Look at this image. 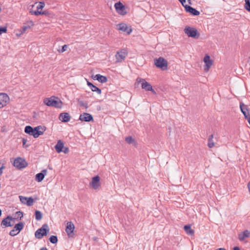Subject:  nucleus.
Returning a JSON list of instances; mask_svg holds the SVG:
<instances>
[{
    "label": "nucleus",
    "mask_w": 250,
    "mask_h": 250,
    "mask_svg": "<svg viewBox=\"0 0 250 250\" xmlns=\"http://www.w3.org/2000/svg\"><path fill=\"white\" fill-rule=\"evenodd\" d=\"M16 213H17V214H18V215H19V216H20V219H21V218L22 217V216H23V214H22V212L20 211H17V212H16Z\"/></svg>",
    "instance_id": "obj_42"
},
{
    "label": "nucleus",
    "mask_w": 250,
    "mask_h": 250,
    "mask_svg": "<svg viewBox=\"0 0 250 250\" xmlns=\"http://www.w3.org/2000/svg\"><path fill=\"white\" fill-rule=\"evenodd\" d=\"M22 142L23 146H24L27 142V139H25V138H22Z\"/></svg>",
    "instance_id": "obj_45"
},
{
    "label": "nucleus",
    "mask_w": 250,
    "mask_h": 250,
    "mask_svg": "<svg viewBox=\"0 0 250 250\" xmlns=\"http://www.w3.org/2000/svg\"><path fill=\"white\" fill-rule=\"evenodd\" d=\"M216 250H226L224 248H219V249H218Z\"/></svg>",
    "instance_id": "obj_48"
},
{
    "label": "nucleus",
    "mask_w": 250,
    "mask_h": 250,
    "mask_svg": "<svg viewBox=\"0 0 250 250\" xmlns=\"http://www.w3.org/2000/svg\"><path fill=\"white\" fill-rule=\"evenodd\" d=\"M23 227L24 223L22 222H19L15 225L13 229L10 231L9 235L11 236L17 235L23 229Z\"/></svg>",
    "instance_id": "obj_7"
},
{
    "label": "nucleus",
    "mask_w": 250,
    "mask_h": 250,
    "mask_svg": "<svg viewBox=\"0 0 250 250\" xmlns=\"http://www.w3.org/2000/svg\"><path fill=\"white\" fill-rule=\"evenodd\" d=\"M15 218H12L10 216H7L6 218H4L1 223V227L2 228H5L8 227H12L13 226V224L11 223L10 221L14 220Z\"/></svg>",
    "instance_id": "obj_11"
},
{
    "label": "nucleus",
    "mask_w": 250,
    "mask_h": 250,
    "mask_svg": "<svg viewBox=\"0 0 250 250\" xmlns=\"http://www.w3.org/2000/svg\"><path fill=\"white\" fill-rule=\"evenodd\" d=\"M46 129V128L44 126L39 125L33 127L30 125H27L24 128V132L29 135L33 136L34 138H37L42 135Z\"/></svg>",
    "instance_id": "obj_1"
},
{
    "label": "nucleus",
    "mask_w": 250,
    "mask_h": 250,
    "mask_svg": "<svg viewBox=\"0 0 250 250\" xmlns=\"http://www.w3.org/2000/svg\"><path fill=\"white\" fill-rule=\"evenodd\" d=\"M184 32L188 37L198 39L200 36L199 33H198L197 30L194 27L186 26L184 29Z\"/></svg>",
    "instance_id": "obj_4"
},
{
    "label": "nucleus",
    "mask_w": 250,
    "mask_h": 250,
    "mask_svg": "<svg viewBox=\"0 0 250 250\" xmlns=\"http://www.w3.org/2000/svg\"><path fill=\"white\" fill-rule=\"evenodd\" d=\"M29 25L22 26L21 30V34H23L25 32L27 29L30 28L34 25V23L32 21H29Z\"/></svg>",
    "instance_id": "obj_25"
},
{
    "label": "nucleus",
    "mask_w": 250,
    "mask_h": 250,
    "mask_svg": "<svg viewBox=\"0 0 250 250\" xmlns=\"http://www.w3.org/2000/svg\"><path fill=\"white\" fill-rule=\"evenodd\" d=\"M213 135H210L208 139V146L209 148H211L214 146V143L213 141Z\"/></svg>",
    "instance_id": "obj_27"
},
{
    "label": "nucleus",
    "mask_w": 250,
    "mask_h": 250,
    "mask_svg": "<svg viewBox=\"0 0 250 250\" xmlns=\"http://www.w3.org/2000/svg\"><path fill=\"white\" fill-rule=\"evenodd\" d=\"M28 146V145H27V146H25V147H26H26H27Z\"/></svg>",
    "instance_id": "obj_49"
},
{
    "label": "nucleus",
    "mask_w": 250,
    "mask_h": 250,
    "mask_svg": "<svg viewBox=\"0 0 250 250\" xmlns=\"http://www.w3.org/2000/svg\"><path fill=\"white\" fill-rule=\"evenodd\" d=\"M19 198L20 199L21 202L22 204H26L27 197H24V196H19Z\"/></svg>",
    "instance_id": "obj_36"
},
{
    "label": "nucleus",
    "mask_w": 250,
    "mask_h": 250,
    "mask_svg": "<svg viewBox=\"0 0 250 250\" xmlns=\"http://www.w3.org/2000/svg\"><path fill=\"white\" fill-rule=\"evenodd\" d=\"M204 62L205 63L204 69L205 71H208L212 64V61L210 60L209 55H206L204 58Z\"/></svg>",
    "instance_id": "obj_17"
},
{
    "label": "nucleus",
    "mask_w": 250,
    "mask_h": 250,
    "mask_svg": "<svg viewBox=\"0 0 250 250\" xmlns=\"http://www.w3.org/2000/svg\"><path fill=\"white\" fill-rule=\"evenodd\" d=\"M125 141L128 144H132L133 143H135V140L133 137L131 136L126 137L125 138Z\"/></svg>",
    "instance_id": "obj_29"
},
{
    "label": "nucleus",
    "mask_w": 250,
    "mask_h": 250,
    "mask_svg": "<svg viewBox=\"0 0 250 250\" xmlns=\"http://www.w3.org/2000/svg\"><path fill=\"white\" fill-rule=\"evenodd\" d=\"M100 177L98 175L93 177L91 182L89 183V186L94 189H97L100 186Z\"/></svg>",
    "instance_id": "obj_13"
},
{
    "label": "nucleus",
    "mask_w": 250,
    "mask_h": 250,
    "mask_svg": "<svg viewBox=\"0 0 250 250\" xmlns=\"http://www.w3.org/2000/svg\"><path fill=\"white\" fill-rule=\"evenodd\" d=\"M13 166L19 169H21L27 166V163L24 159L18 157L15 159Z\"/></svg>",
    "instance_id": "obj_9"
},
{
    "label": "nucleus",
    "mask_w": 250,
    "mask_h": 250,
    "mask_svg": "<svg viewBox=\"0 0 250 250\" xmlns=\"http://www.w3.org/2000/svg\"><path fill=\"white\" fill-rule=\"evenodd\" d=\"M240 108L245 118L248 120V119L250 117V114H249L247 105H245L243 103H242L240 105Z\"/></svg>",
    "instance_id": "obj_20"
},
{
    "label": "nucleus",
    "mask_w": 250,
    "mask_h": 250,
    "mask_svg": "<svg viewBox=\"0 0 250 250\" xmlns=\"http://www.w3.org/2000/svg\"><path fill=\"white\" fill-rule=\"evenodd\" d=\"M67 48V45L65 44L62 46V49L61 50H59L60 52L62 53L66 50Z\"/></svg>",
    "instance_id": "obj_39"
},
{
    "label": "nucleus",
    "mask_w": 250,
    "mask_h": 250,
    "mask_svg": "<svg viewBox=\"0 0 250 250\" xmlns=\"http://www.w3.org/2000/svg\"><path fill=\"white\" fill-rule=\"evenodd\" d=\"M93 79L95 80L98 81L101 83H105L107 82V79L105 76L101 75V74H96L93 77Z\"/></svg>",
    "instance_id": "obj_22"
},
{
    "label": "nucleus",
    "mask_w": 250,
    "mask_h": 250,
    "mask_svg": "<svg viewBox=\"0 0 250 250\" xmlns=\"http://www.w3.org/2000/svg\"><path fill=\"white\" fill-rule=\"evenodd\" d=\"M245 8L249 12H250V0H245Z\"/></svg>",
    "instance_id": "obj_35"
},
{
    "label": "nucleus",
    "mask_w": 250,
    "mask_h": 250,
    "mask_svg": "<svg viewBox=\"0 0 250 250\" xmlns=\"http://www.w3.org/2000/svg\"><path fill=\"white\" fill-rule=\"evenodd\" d=\"M91 90L93 92H96L98 94H101L102 91L101 89L97 87L96 86L93 85L91 88Z\"/></svg>",
    "instance_id": "obj_32"
},
{
    "label": "nucleus",
    "mask_w": 250,
    "mask_h": 250,
    "mask_svg": "<svg viewBox=\"0 0 250 250\" xmlns=\"http://www.w3.org/2000/svg\"><path fill=\"white\" fill-rule=\"evenodd\" d=\"M9 100V97L5 93H0V108L5 106Z\"/></svg>",
    "instance_id": "obj_10"
},
{
    "label": "nucleus",
    "mask_w": 250,
    "mask_h": 250,
    "mask_svg": "<svg viewBox=\"0 0 250 250\" xmlns=\"http://www.w3.org/2000/svg\"><path fill=\"white\" fill-rule=\"evenodd\" d=\"M43 103L48 106L56 108H61L62 102L57 97L52 96L50 98H45L43 100Z\"/></svg>",
    "instance_id": "obj_2"
},
{
    "label": "nucleus",
    "mask_w": 250,
    "mask_h": 250,
    "mask_svg": "<svg viewBox=\"0 0 250 250\" xmlns=\"http://www.w3.org/2000/svg\"><path fill=\"white\" fill-rule=\"evenodd\" d=\"M114 7L117 13L121 15H125L127 14V11L125 6L120 1L115 3Z\"/></svg>",
    "instance_id": "obj_8"
},
{
    "label": "nucleus",
    "mask_w": 250,
    "mask_h": 250,
    "mask_svg": "<svg viewBox=\"0 0 250 250\" xmlns=\"http://www.w3.org/2000/svg\"><path fill=\"white\" fill-rule=\"evenodd\" d=\"M127 52L125 50H121L118 51L115 57L116 59L117 62H121L124 60L127 56Z\"/></svg>",
    "instance_id": "obj_14"
},
{
    "label": "nucleus",
    "mask_w": 250,
    "mask_h": 250,
    "mask_svg": "<svg viewBox=\"0 0 250 250\" xmlns=\"http://www.w3.org/2000/svg\"><path fill=\"white\" fill-rule=\"evenodd\" d=\"M34 203V199L32 197H27L26 205L28 206H31L33 205Z\"/></svg>",
    "instance_id": "obj_34"
},
{
    "label": "nucleus",
    "mask_w": 250,
    "mask_h": 250,
    "mask_svg": "<svg viewBox=\"0 0 250 250\" xmlns=\"http://www.w3.org/2000/svg\"><path fill=\"white\" fill-rule=\"evenodd\" d=\"M45 6V3L44 2H40L39 4L37 6V9L39 10L40 9L43 8Z\"/></svg>",
    "instance_id": "obj_37"
},
{
    "label": "nucleus",
    "mask_w": 250,
    "mask_h": 250,
    "mask_svg": "<svg viewBox=\"0 0 250 250\" xmlns=\"http://www.w3.org/2000/svg\"><path fill=\"white\" fill-rule=\"evenodd\" d=\"M75 229V226L71 222H68L65 229V231L69 237H72L73 235V231Z\"/></svg>",
    "instance_id": "obj_15"
},
{
    "label": "nucleus",
    "mask_w": 250,
    "mask_h": 250,
    "mask_svg": "<svg viewBox=\"0 0 250 250\" xmlns=\"http://www.w3.org/2000/svg\"><path fill=\"white\" fill-rule=\"evenodd\" d=\"M87 85L90 87L91 88L94 84H93L91 82L88 81L87 80Z\"/></svg>",
    "instance_id": "obj_43"
},
{
    "label": "nucleus",
    "mask_w": 250,
    "mask_h": 250,
    "mask_svg": "<svg viewBox=\"0 0 250 250\" xmlns=\"http://www.w3.org/2000/svg\"><path fill=\"white\" fill-rule=\"evenodd\" d=\"M47 171L46 169L42 170L41 172L36 175L35 180L38 182H42L43 180L44 176L47 174Z\"/></svg>",
    "instance_id": "obj_19"
},
{
    "label": "nucleus",
    "mask_w": 250,
    "mask_h": 250,
    "mask_svg": "<svg viewBox=\"0 0 250 250\" xmlns=\"http://www.w3.org/2000/svg\"><path fill=\"white\" fill-rule=\"evenodd\" d=\"M79 120L82 121L89 122L90 121H93V118L90 114L87 113H83L80 115Z\"/></svg>",
    "instance_id": "obj_16"
},
{
    "label": "nucleus",
    "mask_w": 250,
    "mask_h": 250,
    "mask_svg": "<svg viewBox=\"0 0 250 250\" xmlns=\"http://www.w3.org/2000/svg\"><path fill=\"white\" fill-rule=\"evenodd\" d=\"M69 151V149L68 147H65L64 150H63L62 152H63L64 153H67Z\"/></svg>",
    "instance_id": "obj_44"
},
{
    "label": "nucleus",
    "mask_w": 250,
    "mask_h": 250,
    "mask_svg": "<svg viewBox=\"0 0 250 250\" xmlns=\"http://www.w3.org/2000/svg\"><path fill=\"white\" fill-rule=\"evenodd\" d=\"M49 231L47 224H43L42 227L37 229L35 233V236L36 238L41 239L43 236H46Z\"/></svg>",
    "instance_id": "obj_3"
},
{
    "label": "nucleus",
    "mask_w": 250,
    "mask_h": 250,
    "mask_svg": "<svg viewBox=\"0 0 250 250\" xmlns=\"http://www.w3.org/2000/svg\"><path fill=\"white\" fill-rule=\"evenodd\" d=\"M63 147L64 144L63 142L60 140L57 142V144L55 145V148L57 152L60 153L62 152V148Z\"/></svg>",
    "instance_id": "obj_24"
},
{
    "label": "nucleus",
    "mask_w": 250,
    "mask_h": 250,
    "mask_svg": "<svg viewBox=\"0 0 250 250\" xmlns=\"http://www.w3.org/2000/svg\"><path fill=\"white\" fill-rule=\"evenodd\" d=\"M233 250H240V249L238 247H235L233 248Z\"/></svg>",
    "instance_id": "obj_46"
},
{
    "label": "nucleus",
    "mask_w": 250,
    "mask_h": 250,
    "mask_svg": "<svg viewBox=\"0 0 250 250\" xmlns=\"http://www.w3.org/2000/svg\"><path fill=\"white\" fill-rule=\"evenodd\" d=\"M184 229L187 234L191 235L194 234V231L193 229H191L189 225H185L184 227Z\"/></svg>",
    "instance_id": "obj_26"
},
{
    "label": "nucleus",
    "mask_w": 250,
    "mask_h": 250,
    "mask_svg": "<svg viewBox=\"0 0 250 250\" xmlns=\"http://www.w3.org/2000/svg\"><path fill=\"white\" fill-rule=\"evenodd\" d=\"M71 117L68 113H61L59 115V119L62 122L66 123L69 121Z\"/></svg>",
    "instance_id": "obj_21"
},
{
    "label": "nucleus",
    "mask_w": 250,
    "mask_h": 250,
    "mask_svg": "<svg viewBox=\"0 0 250 250\" xmlns=\"http://www.w3.org/2000/svg\"><path fill=\"white\" fill-rule=\"evenodd\" d=\"M250 235V232L248 230H245L243 232L239 234L238 239L240 241L244 240L246 238H248Z\"/></svg>",
    "instance_id": "obj_23"
},
{
    "label": "nucleus",
    "mask_w": 250,
    "mask_h": 250,
    "mask_svg": "<svg viewBox=\"0 0 250 250\" xmlns=\"http://www.w3.org/2000/svg\"><path fill=\"white\" fill-rule=\"evenodd\" d=\"M7 32V27H0V35L2 33H6Z\"/></svg>",
    "instance_id": "obj_38"
},
{
    "label": "nucleus",
    "mask_w": 250,
    "mask_h": 250,
    "mask_svg": "<svg viewBox=\"0 0 250 250\" xmlns=\"http://www.w3.org/2000/svg\"><path fill=\"white\" fill-rule=\"evenodd\" d=\"M30 12L32 14V15H36V16H38V15H44L45 14V12L44 11H39L38 9L37 11H30Z\"/></svg>",
    "instance_id": "obj_33"
},
{
    "label": "nucleus",
    "mask_w": 250,
    "mask_h": 250,
    "mask_svg": "<svg viewBox=\"0 0 250 250\" xmlns=\"http://www.w3.org/2000/svg\"><path fill=\"white\" fill-rule=\"evenodd\" d=\"M35 219L37 220H40L42 217V212L39 210H36L35 212Z\"/></svg>",
    "instance_id": "obj_30"
},
{
    "label": "nucleus",
    "mask_w": 250,
    "mask_h": 250,
    "mask_svg": "<svg viewBox=\"0 0 250 250\" xmlns=\"http://www.w3.org/2000/svg\"><path fill=\"white\" fill-rule=\"evenodd\" d=\"M49 240L52 244H56L58 242V238L56 235H51L49 238Z\"/></svg>",
    "instance_id": "obj_31"
},
{
    "label": "nucleus",
    "mask_w": 250,
    "mask_h": 250,
    "mask_svg": "<svg viewBox=\"0 0 250 250\" xmlns=\"http://www.w3.org/2000/svg\"><path fill=\"white\" fill-rule=\"evenodd\" d=\"M136 83H141V87L142 89H144L146 91L155 92L151 85L149 83L147 82L145 79L138 78L136 80Z\"/></svg>",
    "instance_id": "obj_6"
},
{
    "label": "nucleus",
    "mask_w": 250,
    "mask_h": 250,
    "mask_svg": "<svg viewBox=\"0 0 250 250\" xmlns=\"http://www.w3.org/2000/svg\"><path fill=\"white\" fill-rule=\"evenodd\" d=\"M4 168V165L3 164H1L0 163V176L2 173V169Z\"/></svg>",
    "instance_id": "obj_40"
},
{
    "label": "nucleus",
    "mask_w": 250,
    "mask_h": 250,
    "mask_svg": "<svg viewBox=\"0 0 250 250\" xmlns=\"http://www.w3.org/2000/svg\"><path fill=\"white\" fill-rule=\"evenodd\" d=\"M40 250H48L46 247H42Z\"/></svg>",
    "instance_id": "obj_47"
},
{
    "label": "nucleus",
    "mask_w": 250,
    "mask_h": 250,
    "mask_svg": "<svg viewBox=\"0 0 250 250\" xmlns=\"http://www.w3.org/2000/svg\"><path fill=\"white\" fill-rule=\"evenodd\" d=\"M182 4V5L185 7V5H187L186 4V0H178Z\"/></svg>",
    "instance_id": "obj_41"
},
{
    "label": "nucleus",
    "mask_w": 250,
    "mask_h": 250,
    "mask_svg": "<svg viewBox=\"0 0 250 250\" xmlns=\"http://www.w3.org/2000/svg\"><path fill=\"white\" fill-rule=\"evenodd\" d=\"M185 8L187 12L189 13L193 16H198L200 15L199 11L188 5H185Z\"/></svg>",
    "instance_id": "obj_18"
},
{
    "label": "nucleus",
    "mask_w": 250,
    "mask_h": 250,
    "mask_svg": "<svg viewBox=\"0 0 250 250\" xmlns=\"http://www.w3.org/2000/svg\"><path fill=\"white\" fill-rule=\"evenodd\" d=\"M77 102L80 106L85 107V108H88V104L86 102L81 100L80 99H77Z\"/></svg>",
    "instance_id": "obj_28"
},
{
    "label": "nucleus",
    "mask_w": 250,
    "mask_h": 250,
    "mask_svg": "<svg viewBox=\"0 0 250 250\" xmlns=\"http://www.w3.org/2000/svg\"><path fill=\"white\" fill-rule=\"evenodd\" d=\"M154 64L157 67L163 70H166L167 69V62L162 57L158 59H154Z\"/></svg>",
    "instance_id": "obj_5"
},
{
    "label": "nucleus",
    "mask_w": 250,
    "mask_h": 250,
    "mask_svg": "<svg viewBox=\"0 0 250 250\" xmlns=\"http://www.w3.org/2000/svg\"><path fill=\"white\" fill-rule=\"evenodd\" d=\"M117 27L118 30L124 32L127 34H130L132 31L131 28L128 27L127 24L124 23H121L117 24Z\"/></svg>",
    "instance_id": "obj_12"
}]
</instances>
